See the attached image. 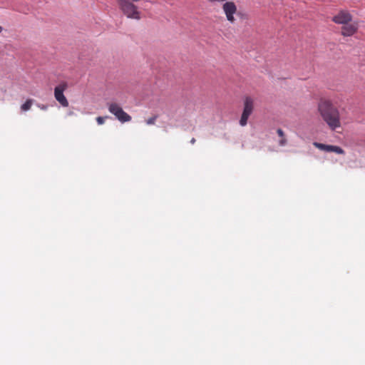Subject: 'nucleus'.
<instances>
[{
	"label": "nucleus",
	"mask_w": 365,
	"mask_h": 365,
	"mask_svg": "<svg viewBox=\"0 0 365 365\" xmlns=\"http://www.w3.org/2000/svg\"><path fill=\"white\" fill-rule=\"evenodd\" d=\"M108 116L101 117L98 116L96 118V121L98 125H103L105 123L106 118H108Z\"/></svg>",
	"instance_id": "ddd939ff"
},
{
	"label": "nucleus",
	"mask_w": 365,
	"mask_h": 365,
	"mask_svg": "<svg viewBox=\"0 0 365 365\" xmlns=\"http://www.w3.org/2000/svg\"><path fill=\"white\" fill-rule=\"evenodd\" d=\"M33 102H34V100L27 99L26 101V102L21 106V110L22 111H27V110H30V108H31V106L33 104Z\"/></svg>",
	"instance_id": "9d476101"
},
{
	"label": "nucleus",
	"mask_w": 365,
	"mask_h": 365,
	"mask_svg": "<svg viewBox=\"0 0 365 365\" xmlns=\"http://www.w3.org/2000/svg\"><path fill=\"white\" fill-rule=\"evenodd\" d=\"M195 141H196L195 138H192L190 140V143H191V144H195Z\"/></svg>",
	"instance_id": "2eb2a0df"
},
{
	"label": "nucleus",
	"mask_w": 365,
	"mask_h": 365,
	"mask_svg": "<svg viewBox=\"0 0 365 365\" xmlns=\"http://www.w3.org/2000/svg\"><path fill=\"white\" fill-rule=\"evenodd\" d=\"M67 88L66 83H61L54 88V97L56 100L63 106L68 107V101L63 94L64 91Z\"/></svg>",
	"instance_id": "20e7f679"
},
{
	"label": "nucleus",
	"mask_w": 365,
	"mask_h": 365,
	"mask_svg": "<svg viewBox=\"0 0 365 365\" xmlns=\"http://www.w3.org/2000/svg\"><path fill=\"white\" fill-rule=\"evenodd\" d=\"M108 109L122 123L129 122L132 119L131 116L125 112L121 106L116 103H108Z\"/></svg>",
	"instance_id": "7ed1b4c3"
},
{
	"label": "nucleus",
	"mask_w": 365,
	"mask_h": 365,
	"mask_svg": "<svg viewBox=\"0 0 365 365\" xmlns=\"http://www.w3.org/2000/svg\"><path fill=\"white\" fill-rule=\"evenodd\" d=\"M3 31V27L1 26H0V34Z\"/></svg>",
	"instance_id": "dca6fc26"
},
{
	"label": "nucleus",
	"mask_w": 365,
	"mask_h": 365,
	"mask_svg": "<svg viewBox=\"0 0 365 365\" xmlns=\"http://www.w3.org/2000/svg\"><path fill=\"white\" fill-rule=\"evenodd\" d=\"M222 9L227 21L232 24L234 23L235 21L234 14L237 12L235 4L232 1H227L223 4Z\"/></svg>",
	"instance_id": "39448f33"
},
{
	"label": "nucleus",
	"mask_w": 365,
	"mask_h": 365,
	"mask_svg": "<svg viewBox=\"0 0 365 365\" xmlns=\"http://www.w3.org/2000/svg\"><path fill=\"white\" fill-rule=\"evenodd\" d=\"M357 29L356 24L346 23V24L342 26L341 33L344 36H351L356 32Z\"/></svg>",
	"instance_id": "0eeeda50"
},
{
	"label": "nucleus",
	"mask_w": 365,
	"mask_h": 365,
	"mask_svg": "<svg viewBox=\"0 0 365 365\" xmlns=\"http://www.w3.org/2000/svg\"><path fill=\"white\" fill-rule=\"evenodd\" d=\"M158 118V115H155L150 118H149L148 119L146 120V123L147 125H154L155 123V121Z\"/></svg>",
	"instance_id": "9b49d317"
},
{
	"label": "nucleus",
	"mask_w": 365,
	"mask_h": 365,
	"mask_svg": "<svg viewBox=\"0 0 365 365\" xmlns=\"http://www.w3.org/2000/svg\"><path fill=\"white\" fill-rule=\"evenodd\" d=\"M324 151L334 152L341 155L344 154V150L341 147L337 145H326Z\"/></svg>",
	"instance_id": "6e6552de"
},
{
	"label": "nucleus",
	"mask_w": 365,
	"mask_h": 365,
	"mask_svg": "<svg viewBox=\"0 0 365 365\" xmlns=\"http://www.w3.org/2000/svg\"><path fill=\"white\" fill-rule=\"evenodd\" d=\"M352 19L351 15L346 11H340L333 17V21L338 24H346Z\"/></svg>",
	"instance_id": "423d86ee"
},
{
	"label": "nucleus",
	"mask_w": 365,
	"mask_h": 365,
	"mask_svg": "<svg viewBox=\"0 0 365 365\" xmlns=\"http://www.w3.org/2000/svg\"><path fill=\"white\" fill-rule=\"evenodd\" d=\"M317 110L328 128L336 130L341 128V118L339 109L334 106L332 101L327 98H322L317 103Z\"/></svg>",
	"instance_id": "f257e3e1"
},
{
	"label": "nucleus",
	"mask_w": 365,
	"mask_h": 365,
	"mask_svg": "<svg viewBox=\"0 0 365 365\" xmlns=\"http://www.w3.org/2000/svg\"><path fill=\"white\" fill-rule=\"evenodd\" d=\"M277 133L278 135L281 138V140L279 141V145L280 146H284L287 144V140L285 138L284 131L281 128H278Z\"/></svg>",
	"instance_id": "1a4fd4ad"
},
{
	"label": "nucleus",
	"mask_w": 365,
	"mask_h": 365,
	"mask_svg": "<svg viewBox=\"0 0 365 365\" xmlns=\"http://www.w3.org/2000/svg\"><path fill=\"white\" fill-rule=\"evenodd\" d=\"M38 107L41 109V110H47L48 108V106L46 105H43V104H38Z\"/></svg>",
	"instance_id": "4468645a"
},
{
	"label": "nucleus",
	"mask_w": 365,
	"mask_h": 365,
	"mask_svg": "<svg viewBox=\"0 0 365 365\" xmlns=\"http://www.w3.org/2000/svg\"><path fill=\"white\" fill-rule=\"evenodd\" d=\"M314 146L316 147L317 148L321 150H325V146L326 145L325 144H323V143H317V142H314L313 143Z\"/></svg>",
	"instance_id": "f8f14e48"
},
{
	"label": "nucleus",
	"mask_w": 365,
	"mask_h": 365,
	"mask_svg": "<svg viewBox=\"0 0 365 365\" xmlns=\"http://www.w3.org/2000/svg\"><path fill=\"white\" fill-rule=\"evenodd\" d=\"M243 106V111L240 120V125L241 126H245L247 124L248 118L254 110V99L250 96H245Z\"/></svg>",
	"instance_id": "f03ea898"
}]
</instances>
